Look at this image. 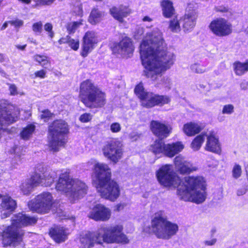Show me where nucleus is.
Listing matches in <instances>:
<instances>
[{
	"mask_svg": "<svg viewBox=\"0 0 248 248\" xmlns=\"http://www.w3.org/2000/svg\"><path fill=\"white\" fill-rule=\"evenodd\" d=\"M140 53L145 75L154 81L161 77V73L169 69L175 60L174 54L167 50L162 33L157 29L147 34L140 46Z\"/></svg>",
	"mask_w": 248,
	"mask_h": 248,
	"instance_id": "f257e3e1",
	"label": "nucleus"
},
{
	"mask_svg": "<svg viewBox=\"0 0 248 248\" xmlns=\"http://www.w3.org/2000/svg\"><path fill=\"white\" fill-rule=\"evenodd\" d=\"M156 176L165 186H177V195L181 200L199 204L206 199V182L202 176L185 177L182 182L170 165L162 166L157 171Z\"/></svg>",
	"mask_w": 248,
	"mask_h": 248,
	"instance_id": "f03ea898",
	"label": "nucleus"
},
{
	"mask_svg": "<svg viewBox=\"0 0 248 248\" xmlns=\"http://www.w3.org/2000/svg\"><path fill=\"white\" fill-rule=\"evenodd\" d=\"M97 179L96 188L100 196L111 201H115L120 196V189L117 182L111 179V170L108 165L97 163L94 165Z\"/></svg>",
	"mask_w": 248,
	"mask_h": 248,
	"instance_id": "7ed1b4c3",
	"label": "nucleus"
},
{
	"mask_svg": "<svg viewBox=\"0 0 248 248\" xmlns=\"http://www.w3.org/2000/svg\"><path fill=\"white\" fill-rule=\"evenodd\" d=\"M36 222L37 219L34 217L18 213L13 220L12 225L8 226L0 236L3 245L4 246H16L20 244L22 241L24 233L18 228L34 224Z\"/></svg>",
	"mask_w": 248,
	"mask_h": 248,
	"instance_id": "20e7f679",
	"label": "nucleus"
},
{
	"mask_svg": "<svg viewBox=\"0 0 248 248\" xmlns=\"http://www.w3.org/2000/svg\"><path fill=\"white\" fill-rule=\"evenodd\" d=\"M79 96L85 106L90 108H102L106 104L105 94L89 80L81 83Z\"/></svg>",
	"mask_w": 248,
	"mask_h": 248,
	"instance_id": "39448f33",
	"label": "nucleus"
},
{
	"mask_svg": "<svg viewBox=\"0 0 248 248\" xmlns=\"http://www.w3.org/2000/svg\"><path fill=\"white\" fill-rule=\"evenodd\" d=\"M151 230L157 238L169 240L176 234L179 227L177 224L168 220L163 212L159 211L152 220Z\"/></svg>",
	"mask_w": 248,
	"mask_h": 248,
	"instance_id": "423d86ee",
	"label": "nucleus"
},
{
	"mask_svg": "<svg viewBox=\"0 0 248 248\" xmlns=\"http://www.w3.org/2000/svg\"><path fill=\"white\" fill-rule=\"evenodd\" d=\"M67 171L63 173V194L71 202H74L84 197L87 192L88 187L84 182L72 178Z\"/></svg>",
	"mask_w": 248,
	"mask_h": 248,
	"instance_id": "0eeeda50",
	"label": "nucleus"
},
{
	"mask_svg": "<svg viewBox=\"0 0 248 248\" xmlns=\"http://www.w3.org/2000/svg\"><path fill=\"white\" fill-rule=\"evenodd\" d=\"M57 178L55 171H46L43 173H35L30 178L24 181L20 186L22 192L24 195L30 194L33 189L40 185L44 186H49Z\"/></svg>",
	"mask_w": 248,
	"mask_h": 248,
	"instance_id": "6e6552de",
	"label": "nucleus"
},
{
	"mask_svg": "<svg viewBox=\"0 0 248 248\" xmlns=\"http://www.w3.org/2000/svg\"><path fill=\"white\" fill-rule=\"evenodd\" d=\"M123 226L120 224L100 227L98 231L102 244L103 243L128 244L129 240L123 232Z\"/></svg>",
	"mask_w": 248,
	"mask_h": 248,
	"instance_id": "1a4fd4ad",
	"label": "nucleus"
},
{
	"mask_svg": "<svg viewBox=\"0 0 248 248\" xmlns=\"http://www.w3.org/2000/svg\"><path fill=\"white\" fill-rule=\"evenodd\" d=\"M134 91L141 100V105L146 108H150L156 105L162 106L169 103L170 101L167 96L158 95L152 93L146 92L142 83L136 86Z\"/></svg>",
	"mask_w": 248,
	"mask_h": 248,
	"instance_id": "9d476101",
	"label": "nucleus"
},
{
	"mask_svg": "<svg viewBox=\"0 0 248 248\" xmlns=\"http://www.w3.org/2000/svg\"><path fill=\"white\" fill-rule=\"evenodd\" d=\"M54 203L51 193L49 192H44L31 201L28 203V206L32 211L45 214L49 212Z\"/></svg>",
	"mask_w": 248,
	"mask_h": 248,
	"instance_id": "9b49d317",
	"label": "nucleus"
},
{
	"mask_svg": "<svg viewBox=\"0 0 248 248\" xmlns=\"http://www.w3.org/2000/svg\"><path fill=\"white\" fill-rule=\"evenodd\" d=\"M102 152L106 158L116 163L123 154L122 144L117 140L107 141L102 148Z\"/></svg>",
	"mask_w": 248,
	"mask_h": 248,
	"instance_id": "f8f14e48",
	"label": "nucleus"
},
{
	"mask_svg": "<svg viewBox=\"0 0 248 248\" xmlns=\"http://www.w3.org/2000/svg\"><path fill=\"white\" fill-rule=\"evenodd\" d=\"M49 147L50 150L54 152L59 150L62 144V121L56 120L49 127Z\"/></svg>",
	"mask_w": 248,
	"mask_h": 248,
	"instance_id": "ddd939ff",
	"label": "nucleus"
},
{
	"mask_svg": "<svg viewBox=\"0 0 248 248\" xmlns=\"http://www.w3.org/2000/svg\"><path fill=\"white\" fill-rule=\"evenodd\" d=\"M209 28L212 32L219 37L229 35L232 32V24L223 18H218L210 24Z\"/></svg>",
	"mask_w": 248,
	"mask_h": 248,
	"instance_id": "4468645a",
	"label": "nucleus"
},
{
	"mask_svg": "<svg viewBox=\"0 0 248 248\" xmlns=\"http://www.w3.org/2000/svg\"><path fill=\"white\" fill-rule=\"evenodd\" d=\"M111 216L110 210L101 204L95 205L90 212L88 217L95 221H106Z\"/></svg>",
	"mask_w": 248,
	"mask_h": 248,
	"instance_id": "2eb2a0df",
	"label": "nucleus"
},
{
	"mask_svg": "<svg viewBox=\"0 0 248 248\" xmlns=\"http://www.w3.org/2000/svg\"><path fill=\"white\" fill-rule=\"evenodd\" d=\"M98 230L94 232H88L80 235V247L82 248H91L95 244H102Z\"/></svg>",
	"mask_w": 248,
	"mask_h": 248,
	"instance_id": "dca6fc26",
	"label": "nucleus"
},
{
	"mask_svg": "<svg viewBox=\"0 0 248 248\" xmlns=\"http://www.w3.org/2000/svg\"><path fill=\"white\" fill-rule=\"evenodd\" d=\"M198 16V12L196 10L187 11L185 14L181 17L180 21L185 31H191L195 26Z\"/></svg>",
	"mask_w": 248,
	"mask_h": 248,
	"instance_id": "f3484780",
	"label": "nucleus"
},
{
	"mask_svg": "<svg viewBox=\"0 0 248 248\" xmlns=\"http://www.w3.org/2000/svg\"><path fill=\"white\" fill-rule=\"evenodd\" d=\"M150 128L153 134L161 140L168 137L171 131L170 126L158 121H152L150 123Z\"/></svg>",
	"mask_w": 248,
	"mask_h": 248,
	"instance_id": "a211bd4d",
	"label": "nucleus"
},
{
	"mask_svg": "<svg viewBox=\"0 0 248 248\" xmlns=\"http://www.w3.org/2000/svg\"><path fill=\"white\" fill-rule=\"evenodd\" d=\"M113 51L124 57H129V55L134 51V46L130 38L127 37L123 38L115 45Z\"/></svg>",
	"mask_w": 248,
	"mask_h": 248,
	"instance_id": "6ab92c4d",
	"label": "nucleus"
},
{
	"mask_svg": "<svg viewBox=\"0 0 248 248\" xmlns=\"http://www.w3.org/2000/svg\"><path fill=\"white\" fill-rule=\"evenodd\" d=\"M174 163L176 169L181 174L189 173L197 170V168L194 166L181 155L175 157Z\"/></svg>",
	"mask_w": 248,
	"mask_h": 248,
	"instance_id": "aec40b11",
	"label": "nucleus"
},
{
	"mask_svg": "<svg viewBox=\"0 0 248 248\" xmlns=\"http://www.w3.org/2000/svg\"><path fill=\"white\" fill-rule=\"evenodd\" d=\"M1 216L2 218L10 216L16 207V202L9 196H4L2 198L1 203Z\"/></svg>",
	"mask_w": 248,
	"mask_h": 248,
	"instance_id": "412c9836",
	"label": "nucleus"
},
{
	"mask_svg": "<svg viewBox=\"0 0 248 248\" xmlns=\"http://www.w3.org/2000/svg\"><path fill=\"white\" fill-rule=\"evenodd\" d=\"M96 43L95 33L93 32H87L83 38L82 55L83 57L87 56L88 53L93 50Z\"/></svg>",
	"mask_w": 248,
	"mask_h": 248,
	"instance_id": "4be33fe9",
	"label": "nucleus"
},
{
	"mask_svg": "<svg viewBox=\"0 0 248 248\" xmlns=\"http://www.w3.org/2000/svg\"><path fill=\"white\" fill-rule=\"evenodd\" d=\"M206 136L207 140L205 150L214 153H220L221 148L218 138L216 137L213 133H210Z\"/></svg>",
	"mask_w": 248,
	"mask_h": 248,
	"instance_id": "5701e85b",
	"label": "nucleus"
},
{
	"mask_svg": "<svg viewBox=\"0 0 248 248\" xmlns=\"http://www.w3.org/2000/svg\"><path fill=\"white\" fill-rule=\"evenodd\" d=\"M110 13L116 20L122 22L123 18L130 14V10L126 6H120L118 7H113L110 9Z\"/></svg>",
	"mask_w": 248,
	"mask_h": 248,
	"instance_id": "b1692460",
	"label": "nucleus"
},
{
	"mask_svg": "<svg viewBox=\"0 0 248 248\" xmlns=\"http://www.w3.org/2000/svg\"><path fill=\"white\" fill-rule=\"evenodd\" d=\"M203 129L202 125L194 122L187 123L184 125L183 131L188 136H193L200 133Z\"/></svg>",
	"mask_w": 248,
	"mask_h": 248,
	"instance_id": "393cba45",
	"label": "nucleus"
},
{
	"mask_svg": "<svg viewBox=\"0 0 248 248\" xmlns=\"http://www.w3.org/2000/svg\"><path fill=\"white\" fill-rule=\"evenodd\" d=\"M184 148V146L181 142L166 144L165 155L170 157H173L181 152Z\"/></svg>",
	"mask_w": 248,
	"mask_h": 248,
	"instance_id": "a878e982",
	"label": "nucleus"
},
{
	"mask_svg": "<svg viewBox=\"0 0 248 248\" xmlns=\"http://www.w3.org/2000/svg\"><path fill=\"white\" fill-rule=\"evenodd\" d=\"M163 15L167 18L171 17L174 14L175 10L172 2L169 0H162L161 1Z\"/></svg>",
	"mask_w": 248,
	"mask_h": 248,
	"instance_id": "bb28decb",
	"label": "nucleus"
},
{
	"mask_svg": "<svg viewBox=\"0 0 248 248\" xmlns=\"http://www.w3.org/2000/svg\"><path fill=\"white\" fill-rule=\"evenodd\" d=\"M235 74L237 76H242L248 71V61L246 62H236L233 64Z\"/></svg>",
	"mask_w": 248,
	"mask_h": 248,
	"instance_id": "cd10ccee",
	"label": "nucleus"
},
{
	"mask_svg": "<svg viewBox=\"0 0 248 248\" xmlns=\"http://www.w3.org/2000/svg\"><path fill=\"white\" fill-rule=\"evenodd\" d=\"M50 237L57 243L62 241V229L60 226H55L49 231Z\"/></svg>",
	"mask_w": 248,
	"mask_h": 248,
	"instance_id": "c85d7f7f",
	"label": "nucleus"
},
{
	"mask_svg": "<svg viewBox=\"0 0 248 248\" xmlns=\"http://www.w3.org/2000/svg\"><path fill=\"white\" fill-rule=\"evenodd\" d=\"M103 16V12L99 11L96 8H93L91 12L89 21L91 24H95L100 21Z\"/></svg>",
	"mask_w": 248,
	"mask_h": 248,
	"instance_id": "c756f323",
	"label": "nucleus"
},
{
	"mask_svg": "<svg viewBox=\"0 0 248 248\" xmlns=\"http://www.w3.org/2000/svg\"><path fill=\"white\" fill-rule=\"evenodd\" d=\"M165 144L162 140H156L154 144L151 146V150L155 154L157 155L160 153L166 154Z\"/></svg>",
	"mask_w": 248,
	"mask_h": 248,
	"instance_id": "7c9ffc66",
	"label": "nucleus"
},
{
	"mask_svg": "<svg viewBox=\"0 0 248 248\" xmlns=\"http://www.w3.org/2000/svg\"><path fill=\"white\" fill-rule=\"evenodd\" d=\"M205 139V134L202 133L197 136L191 144V148L195 151H197L201 148Z\"/></svg>",
	"mask_w": 248,
	"mask_h": 248,
	"instance_id": "2f4dec72",
	"label": "nucleus"
},
{
	"mask_svg": "<svg viewBox=\"0 0 248 248\" xmlns=\"http://www.w3.org/2000/svg\"><path fill=\"white\" fill-rule=\"evenodd\" d=\"M35 126L32 124H28L24 128L21 132V137L24 140H28L31 136L35 130Z\"/></svg>",
	"mask_w": 248,
	"mask_h": 248,
	"instance_id": "473e14b6",
	"label": "nucleus"
},
{
	"mask_svg": "<svg viewBox=\"0 0 248 248\" xmlns=\"http://www.w3.org/2000/svg\"><path fill=\"white\" fill-rule=\"evenodd\" d=\"M34 60L46 68L50 67V63L47 57L44 55H35Z\"/></svg>",
	"mask_w": 248,
	"mask_h": 248,
	"instance_id": "72a5a7b5",
	"label": "nucleus"
},
{
	"mask_svg": "<svg viewBox=\"0 0 248 248\" xmlns=\"http://www.w3.org/2000/svg\"><path fill=\"white\" fill-rule=\"evenodd\" d=\"M64 43L67 44L72 49L77 50L79 48V40L71 38L69 35H67L64 38Z\"/></svg>",
	"mask_w": 248,
	"mask_h": 248,
	"instance_id": "f704fd0d",
	"label": "nucleus"
},
{
	"mask_svg": "<svg viewBox=\"0 0 248 248\" xmlns=\"http://www.w3.org/2000/svg\"><path fill=\"white\" fill-rule=\"evenodd\" d=\"M180 21L174 18L170 21L169 28L173 32H178L181 31Z\"/></svg>",
	"mask_w": 248,
	"mask_h": 248,
	"instance_id": "c9c22d12",
	"label": "nucleus"
},
{
	"mask_svg": "<svg viewBox=\"0 0 248 248\" xmlns=\"http://www.w3.org/2000/svg\"><path fill=\"white\" fill-rule=\"evenodd\" d=\"M64 217V216L63 215V217ZM64 220V225H65V227H63V231H62V232H63V241H64L65 240V239H66V236H67V235H68L71 232V228H72V227L74 226V219H71L70 220V226H71L70 227H66L67 224H68V220H67V219L66 218H63V220Z\"/></svg>",
	"mask_w": 248,
	"mask_h": 248,
	"instance_id": "e433bc0d",
	"label": "nucleus"
},
{
	"mask_svg": "<svg viewBox=\"0 0 248 248\" xmlns=\"http://www.w3.org/2000/svg\"><path fill=\"white\" fill-rule=\"evenodd\" d=\"M81 24V21H76L68 23L66 25V31L69 34L74 33L78 28Z\"/></svg>",
	"mask_w": 248,
	"mask_h": 248,
	"instance_id": "4c0bfd02",
	"label": "nucleus"
},
{
	"mask_svg": "<svg viewBox=\"0 0 248 248\" xmlns=\"http://www.w3.org/2000/svg\"><path fill=\"white\" fill-rule=\"evenodd\" d=\"M190 69L197 74H202L206 71L204 66L198 63H194L190 66Z\"/></svg>",
	"mask_w": 248,
	"mask_h": 248,
	"instance_id": "58836bf2",
	"label": "nucleus"
},
{
	"mask_svg": "<svg viewBox=\"0 0 248 248\" xmlns=\"http://www.w3.org/2000/svg\"><path fill=\"white\" fill-rule=\"evenodd\" d=\"M242 174V168L238 164H235L232 170V175L233 178L237 179L239 178Z\"/></svg>",
	"mask_w": 248,
	"mask_h": 248,
	"instance_id": "ea45409f",
	"label": "nucleus"
},
{
	"mask_svg": "<svg viewBox=\"0 0 248 248\" xmlns=\"http://www.w3.org/2000/svg\"><path fill=\"white\" fill-rule=\"evenodd\" d=\"M93 116L90 113H84L80 115L79 120L82 123H87L91 121Z\"/></svg>",
	"mask_w": 248,
	"mask_h": 248,
	"instance_id": "a19ab883",
	"label": "nucleus"
},
{
	"mask_svg": "<svg viewBox=\"0 0 248 248\" xmlns=\"http://www.w3.org/2000/svg\"><path fill=\"white\" fill-rule=\"evenodd\" d=\"M234 111V106L232 104H228L224 106L222 113L225 114H231Z\"/></svg>",
	"mask_w": 248,
	"mask_h": 248,
	"instance_id": "79ce46f5",
	"label": "nucleus"
},
{
	"mask_svg": "<svg viewBox=\"0 0 248 248\" xmlns=\"http://www.w3.org/2000/svg\"><path fill=\"white\" fill-rule=\"evenodd\" d=\"M110 130L112 133H118L121 130V124L119 123H113L110 125Z\"/></svg>",
	"mask_w": 248,
	"mask_h": 248,
	"instance_id": "37998d69",
	"label": "nucleus"
},
{
	"mask_svg": "<svg viewBox=\"0 0 248 248\" xmlns=\"http://www.w3.org/2000/svg\"><path fill=\"white\" fill-rule=\"evenodd\" d=\"M42 114L40 117L42 119H44L45 122L47 121L53 115V113H51L48 109L42 111Z\"/></svg>",
	"mask_w": 248,
	"mask_h": 248,
	"instance_id": "c03bdc74",
	"label": "nucleus"
},
{
	"mask_svg": "<svg viewBox=\"0 0 248 248\" xmlns=\"http://www.w3.org/2000/svg\"><path fill=\"white\" fill-rule=\"evenodd\" d=\"M43 24L41 21L35 23L32 25V30L35 33H40L42 31Z\"/></svg>",
	"mask_w": 248,
	"mask_h": 248,
	"instance_id": "a18cd8bd",
	"label": "nucleus"
},
{
	"mask_svg": "<svg viewBox=\"0 0 248 248\" xmlns=\"http://www.w3.org/2000/svg\"><path fill=\"white\" fill-rule=\"evenodd\" d=\"M44 29L48 33V35L50 38H52L54 35L53 32L52 31V25L51 24L47 23L44 26Z\"/></svg>",
	"mask_w": 248,
	"mask_h": 248,
	"instance_id": "49530a36",
	"label": "nucleus"
},
{
	"mask_svg": "<svg viewBox=\"0 0 248 248\" xmlns=\"http://www.w3.org/2000/svg\"><path fill=\"white\" fill-rule=\"evenodd\" d=\"M58 182L56 183L55 189L57 191L61 192L62 191V180L61 174H59Z\"/></svg>",
	"mask_w": 248,
	"mask_h": 248,
	"instance_id": "de8ad7c7",
	"label": "nucleus"
},
{
	"mask_svg": "<svg viewBox=\"0 0 248 248\" xmlns=\"http://www.w3.org/2000/svg\"><path fill=\"white\" fill-rule=\"evenodd\" d=\"M55 0H39L36 3L37 5H49L52 4Z\"/></svg>",
	"mask_w": 248,
	"mask_h": 248,
	"instance_id": "09e8293b",
	"label": "nucleus"
},
{
	"mask_svg": "<svg viewBox=\"0 0 248 248\" xmlns=\"http://www.w3.org/2000/svg\"><path fill=\"white\" fill-rule=\"evenodd\" d=\"M9 91L10 92V94L12 95H15L17 94V87L15 84H9Z\"/></svg>",
	"mask_w": 248,
	"mask_h": 248,
	"instance_id": "8fccbe9b",
	"label": "nucleus"
},
{
	"mask_svg": "<svg viewBox=\"0 0 248 248\" xmlns=\"http://www.w3.org/2000/svg\"><path fill=\"white\" fill-rule=\"evenodd\" d=\"M46 72L44 70L38 71L35 73V75L36 77H39L42 78H45Z\"/></svg>",
	"mask_w": 248,
	"mask_h": 248,
	"instance_id": "3c124183",
	"label": "nucleus"
},
{
	"mask_svg": "<svg viewBox=\"0 0 248 248\" xmlns=\"http://www.w3.org/2000/svg\"><path fill=\"white\" fill-rule=\"evenodd\" d=\"M217 242V239L213 238L210 240H206L205 241L204 243L206 246H213Z\"/></svg>",
	"mask_w": 248,
	"mask_h": 248,
	"instance_id": "603ef678",
	"label": "nucleus"
},
{
	"mask_svg": "<svg viewBox=\"0 0 248 248\" xmlns=\"http://www.w3.org/2000/svg\"><path fill=\"white\" fill-rule=\"evenodd\" d=\"M246 191H247V190L245 188V187H241L237 190V195L238 196L243 195L246 193Z\"/></svg>",
	"mask_w": 248,
	"mask_h": 248,
	"instance_id": "864d4df0",
	"label": "nucleus"
},
{
	"mask_svg": "<svg viewBox=\"0 0 248 248\" xmlns=\"http://www.w3.org/2000/svg\"><path fill=\"white\" fill-rule=\"evenodd\" d=\"M240 87L243 90H247L248 87V82L245 80L242 81L240 84Z\"/></svg>",
	"mask_w": 248,
	"mask_h": 248,
	"instance_id": "5fc2aeb1",
	"label": "nucleus"
},
{
	"mask_svg": "<svg viewBox=\"0 0 248 248\" xmlns=\"http://www.w3.org/2000/svg\"><path fill=\"white\" fill-rule=\"evenodd\" d=\"M216 10L218 12H227L228 11V9L227 8L223 7V6H219L216 8Z\"/></svg>",
	"mask_w": 248,
	"mask_h": 248,
	"instance_id": "6e6d98bb",
	"label": "nucleus"
},
{
	"mask_svg": "<svg viewBox=\"0 0 248 248\" xmlns=\"http://www.w3.org/2000/svg\"><path fill=\"white\" fill-rule=\"evenodd\" d=\"M23 24V21L21 20H16L13 22V24L16 27H20Z\"/></svg>",
	"mask_w": 248,
	"mask_h": 248,
	"instance_id": "4d7b16f0",
	"label": "nucleus"
},
{
	"mask_svg": "<svg viewBox=\"0 0 248 248\" xmlns=\"http://www.w3.org/2000/svg\"><path fill=\"white\" fill-rule=\"evenodd\" d=\"M69 132V128L66 123L63 121V134H67Z\"/></svg>",
	"mask_w": 248,
	"mask_h": 248,
	"instance_id": "13d9d810",
	"label": "nucleus"
},
{
	"mask_svg": "<svg viewBox=\"0 0 248 248\" xmlns=\"http://www.w3.org/2000/svg\"><path fill=\"white\" fill-rule=\"evenodd\" d=\"M8 60V59L3 54L0 53V62H3Z\"/></svg>",
	"mask_w": 248,
	"mask_h": 248,
	"instance_id": "bf43d9fd",
	"label": "nucleus"
},
{
	"mask_svg": "<svg viewBox=\"0 0 248 248\" xmlns=\"http://www.w3.org/2000/svg\"><path fill=\"white\" fill-rule=\"evenodd\" d=\"M16 47L18 49H20L21 50H24L26 47V45H24L23 46H20L19 45H16Z\"/></svg>",
	"mask_w": 248,
	"mask_h": 248,
	"instance_id": "052dcab7",
	"label": "nucleus"
},
{
	"mask_svg": "<svg viewBox=\"0 0 248 248\" xmlns=\"http://www.w3.org/2000/svg\"><path fill=\"white\" fill-rule=\"evenodd\" d=\"M142 20L144 22H145V21L151 22L152 21V19L149 16H146L143 18Z\"/></svg>",
	"mask_w": 248,
	"mask_h": 248,
	"instance_id": "680f3d73",
	"label": "nucleus"
},
{
	"mask_svg": "<svg viewBox=\"0 0 248 248\" xmlns=\"http://www.w3.org/2000/svg\"><path fill=\"white\" fill-rule=\"evenodd\" d=\"M8 26V23L7 22H5L1 27V30H5Z\"/></svg>",
	"mask_w": 248,
	"mask_h": 248,
	"instance_id": "e2e57ef3",
	"label": "nucleus"
},
{
	"mask_svg": "<svg viewBox=\"0 0 248 248\" xmlns=\"http://www.w3.org/2000/svg\"><path fill=\"white\" fill-rule=\"evenodd\" d=\"M139 32L140 35H141L142 34V33H143V29L142 28H139Z\"/></svg>",
	"mask_w": 248,
	"mask_h": 248,
	"instance_id": "0e129e2a",
	"label": "nucleus"
},
{
	"mask_svg": "<svg viewBox=\"0 0 248 248\" xmlns=\"http://www.w3.org/2000/svg\"><path fill=\"white\" fill-rule=\"evenodd\" d=\"M0 73H1L2 75H5V73L4 72V71L2 69H1L0 68Z\"/></svg>",
	"mask_w": 248,
	"mask_h": 248,
	"instance_id": "69168bd1",
	"label": "nucleus"
},
{
	"mask_svg": "<svg viewBox=\"0 0 248 248\" xmlns=\"http://www.w3.org/2000/svg\"><path fill=\"white\" fill-rule=\"evenodd\" d=\"M166 79L167 80H168L169 82H170V79L169 78H165V77H163V78L162 79H163L164 80L165 79Z\"/></svg>",
	"mask_w": 248,
	"mask_h": 248,
	"instance_id": "338daca9",
	"label": "nucleus"
},
{
	"mask_svg": "<svg viewBox=\"0 0 248 248\" xmlns=\"http://www.w3.org/2000/svg\"><path fill=\"white\" fill-rule=\"evenodd\" d=\"M63 140H64V139L63 138V141H62V143H64V141H63Z\"/></svg>",
	"mask_w": 248,
	"mask_h": 248,
	"instance_id": "774afa93",
	"label": "nucleus"
}]
</instances>
